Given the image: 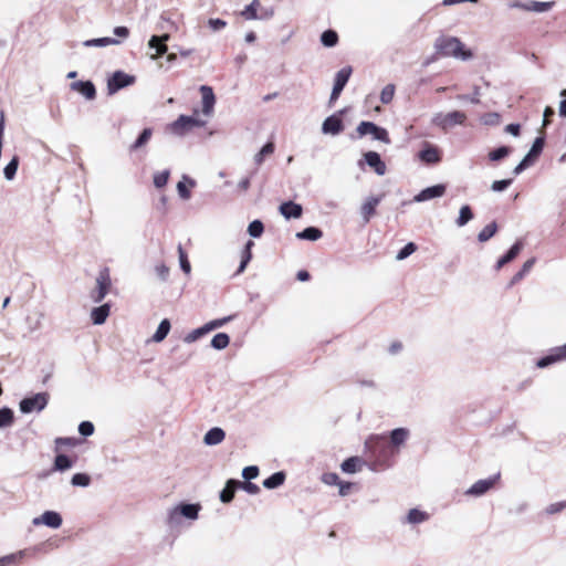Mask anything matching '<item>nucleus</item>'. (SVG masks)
<instances>
[{
	"label": "nucleus",
	"mask_w": 566,
	"mask_h": 566,
	"mask_svg": "<svg viewBox=\"0 0 566 566\" xmlns=\"http://www.w3.org/2000/svg\"><path fill=\"white\" fill-rule=\"evenodd\" d=\"M201 505L198 503H180L167 511L166 524L169 528H178L184 520L193 522L198 520Z\"/></svg>",
	"instance_id": "nucleus-1"
},
{
	"label": "nucleus",
	"mask_w": 566,
	"mask_h": 566,
	"mask_svg": "<svg viewBox=\"0 0 566 566\" xmlns=\"http://www.w3.org/2000/svg\"><path fill=\"white\" fill-rule=\"evenodd\" d=\"M434 49L437 54L441 56H453L462 61L470 60L472 52L465 50L460 39L455 36L441 35L434 41Z\"/></svg>",
	"instance_id": "nucleus-2"
},
{
	"label": "nucleus",
	"mask_w": 566,
	"mask_h": 566,
	"mask_svg": "<svg viewBox=\"0 0 566 566\" xmlns=\"http://www.w3.org/2000/svg\"><path fill=\"white\" fill-rule=\"evenodd\" d=\"M365 447L380 464L387 462L395 454L385 436H371L366 440Z\"/></svg>",
	"instance_id": "nucleus-3"
},
{
	"label": "nucleus",
	"mask_w": 566,
	"mask_h": 566,
	"mask_svg": "<svg viewBox=\"0 0 566 566\" xmlns=\"http://www.w3.org/2000/svg\"><path fill=\"white\" fill-rule=\"evenodd\" d=\"M206 125L205 120L196 118L195 116L180 115L175 122H172L167 130L176 136H184L193 127H202Z\"/></svg>",
	"instance_id": "nucleus-4"
},
{
	"label": "nucleus",
	"mask_w": 566,
	"mask_h": 566,
	"mask_svg": "<svg viewBox=\"0 0 566 566\" xmlns=\"http://www.w3.org/2000/svg\"><path fill=\"white\" fill-rule=\"evenodd\" d=\"M467 119V116L463 112L453 111L448 114L437 113L432 117V124L441 127L442 129H448L457 125H463Z\"/></svg>",
	"instance_id": "nucleus-5"
},
{
	"label": "nucleus",
	"mask_w": 566,
	"mask_h": 566,
	"mask_svg": "<svg viewBox=\"0 0 566 566\" xmlns=\"http://www.w3.org/2000/svg\"><path fill=\"white\" fill-rule=\"evenodd\" d=\"M359 137L371 135L375 140L390 144L389 134L386 128L376 125L373 122H360L356 128Z\"/></svg>",
	"instance_id": "nucleus-6"
},
{
	"label": "nucleus",
	"mask_w": 566,
	"mask_h": 566,
	"mask_svg": "<svg viewBox=\"0 0 566 566\" xmlns=\"http://www.w3.org/2000/svg\"><path fill=\"white\" fill-rule=\"evenodd\" d=\"M49 402V395L46 392H39L32 397H27L20 401V410L23 413H31L33 411H42Z\"/></svg>",
	"instance_id": "nucleus-7"
},
{
	"label": "nucleus",
	"mask_w": 566,
	"mask_h": 566,
	"mask_svg": "<svg viewBox=\"0 0 566 566\" xmlns=\"http://www.w3.org/2000/svg\"><path fill=\"white\" fill-rule=\"evenodd\" d=\"M135 82L133 75H128L122 71H116L107 81L108 94H115L119 90L132 85Z\"/></svg>",
	"instance_id": "nucleus-8"
},
{
	"label": "nucleus",
	"mask_w": 566,
	"mask_h": 566,
	"mask_svg": "<svg viewBox=\"0 0 566 566\" xmlns=\"http://www.w3.org/2000/svg\"><path fill=\"white\" fill-rule=\"evenodd\" d=\"M564 360H566V344L549 349L547 355L536 361V366L538 368H546Z\"/></svg>",
	"instance_id": "nucleus-9"
},
{
	"label": "nucleus",
	"mask_w": 566,
	"mask_h": 566,
	"mask_svg": "<svg viewBox=\"0 0 566 566\" xmlns=\"http://www.w3.org/2000/svg\"><path fill=\"white\" fill-rule=\"evenodd\" d=\"M352 71L353 70L350 66H345L336 73L335 80H334V86H333L331 97H329V103L335 102L339 97L342 91L346 86V84L352 75Z\"/></svg>",
	"instance_id": "nucleus-10"
},
{
	"label": "nucleus",
	"mask_w": 566,
	"mask_h": 566,
	"mask_svg": "<svg viewBox=\"0 0 566 566\" xmlns=\"http://www.w3.org/2000/svg\"><path fill=\"white\" fill-rule=\"evenodd\" d=\"M544 147V138L537 137L527 155L521 160V163L514 168L513 174L520 175L522 171H524L531 164L532 159L536 158L543 150Z\"/></svg>",
	"instance_id": "nucleus-11"
},
{
	"label": "nucleus",
	"mask_w": 566,
	"mask_h": 566,
	"mask_svg": "<svg viewBox=\"0 0 566 566\" xmlns=\"http://www.w3.org/2000/svg\"><path fill=\"white\" fill-rule=\"evenodd\" d=\"M499 478H500V474H496L489 479H483V480L476 481L465 491V495L473 496V497H480V496L484 495L494 486V484Z\"/></svg>",
	"instance_id": "nucleus-12"
},
{
	"label": "nucleus",
	"mask_w": 566,
	"mask_h": 566,
	"mask_svg": "<svg viewBox=\"0 0 566 566\" xmlns=\"http://www.w3.org/2000/svg\"><path fill=\"white\" fill-rule=\"evenodd\" d=\"M96 290L92 293L95 303H99L108 293L111 279L107 270L102 271L96 279Z\"/></svg>",
	"instance_id": "nucleus-13"
},
{
	"label": "nucleus",
	"mask_w": 566,
	"mask_h": 566,
	"mask_svg": "<svg viewBox=\"0 0 566 566\" xmlns=\"http://www.w3.org/2000/svg\"><path fill=\"white\" fill-rule=\"evenodd\" d=\"M62 516L55 511H45L32 520L34 526L45 525L51 528H59L62 525Z\"/></svg>",
	"instance_id": "nucleus-14"
},
{
	"label": "nucleus",
	"mask_w": 566,
	"mask_h": 566,
	"mask_svg": "<svg viewBox=\"0 0 566 566\" xmlns=\"http://www.w3.org/2000/svg\"><path fill=\"white\" fill-rule=\"evenodd\" d=\"M201 93V102H202V113L207 117H210L213 114L214 104H216V95L213 93L212 87L208 85H201L199 88Z\"/></svg>",
	"instance_id": "nucleus-15"
},
{
	"label": "nucleus",
	"mask_w": 566,
	"mask_h": 566,
	"mask_svg": "<svg viewBox=\"0 0 566 566\" xmlns=\"http://www.w3.org/2000/svg\"><path fill=\"white\" fill-rule=\"evenodd\" d=\"M382 199V196H369L366 198V200L363 202L360 207V216L363 218L364 223H368L371 219V217L376 212L377 206L380 203Z\"/></svg>",
	"instance_id": "nucleus-16"
},
{
	"label": "nucleus",
	"mask_w": 566,
	"mask_h": 566,
	"mask_svg": "<svg viewBox=\"0 0 566 566\" xmlns=\"http://www.w3.org/2000/svg\"><path fill=\"white\" fill-rule=\"evenodd\" d=\"M446 192L444 185H434L421 190L418 195L413 197L415 202H423L434 198H440Z\"/></svg>",
	"instance_id": "nucleus-17"
},
{
	"label": "nucleus",
	"mask_w": 566,
	"mask_h": 566,
	"mask_svg": "<svg viewBox=\"0 0 566 566\" xmlns=\"http://www.w3.org/2000/svg\"><path fill=\"white\" fill-rule=\"evenodd\" d=\"M169 40V34H163L161 36L153 35L148 41V48L150 50H155V53L150 54L151 60L158 59L160 55L165 54L168 50L165 44L166 41Z\"/></svg>",
	"instance_id": "nucleus-18"
},
{
	"label": "nucleus",
	"mask_w": 566,
	"mask_h": 566,
	"mask_svg": "<svg viewBox=\"0 0 566 566\" xmlns=\"http://www.w3.org/2000/svg\"><path fill=\"white\" fill-rule=\"evenodd\" d=\"M430 514L419 509H411L401 518V523L405 525H419L429 521Z\"/></svg>",
	"instance_id": "nucleus-19"
},
{
	"label": "nucleus",
	"mask_w": 566,
	"mask_h": 566,
	"mask_svg": "<svg viewBox=\"0 0 566 566\" xmlns=\"http://www.w3.org/2000/svg\"><path fill=\"white\" fill-rule=\"evenodd\" d=\"M366 164L375 170L378 176L386 174V164L381 160L380 155L376 151H367L364 155Z\"/></svg>",
	"instance_id": "nucleus-20"
},
{
	"label": "nucleus",
	"mask_w": 566,
	"mask_h": 566,
	"mask_svg": "<svg viewBox=\"0 0 566 566\" xmlns=\"http://www.w3.org/2000/svg\"><path fill=\"white\" fill-rule=\"evenodd\" d=\"M71 90L78 92L86 99H94L96 96V90L91 81H77L71 84Z\"/></svg>",
	"instance_id": "nucleus-21"
},
{
	"label": "nucleus",
	"mask_w": 566,
	"mask_h": 566,
	"mask_svg": "<svg viewBox=\"0 0 566 566\" xmlns=\"http://www.w3.org/2000/svg\"><path fill=\"white\" fill-rule=\"evenodd\" d=\"M343 129V122L336 115L328 116L322 125V132L327 135H338Z\"/></svg>",
	"instance_id": "nucleus-22"
},
{
	"label": "nucleus",
	"mask_w": 566,
	"mask_h": 566,
	"mask_svg": "<svg viewBox=\"0 0 566 566\" xmlns=\"http://www.w3.org/2000/svg\"><path fill=\"white\" fill-rule=\"evenodd\" d=\"M279 210L285 219H298L303 212L302 206L293 201L283 202Z\"/></svg>",
	"instance_id": "nucleus-23"
},
{
	"label": "nucleus",
	"mask_w": 566,
	"mask_h": 566,
	"mask_svg": "<svg viewBox=\"0 0 566 566\" xmlns=\"http://www.w3.org/2000/svg\"><path fill=\"white\" fill-rule=\"evenodd\" d=\"M390 441L388 442L391 448H400L409 438V430L406 428H397L390 432Z\"/></svg>",
	"instance_id": "nucleus-24"
},
{
	"label": "nucleus",
	"mask_w": 566,
	"mask_h": 566,
	"mask_svg": "<svg viewBox=\"0 0 566 566\" xmlns=\"http://www.w3.org/2000/svg\"><path fill=\"white\" fill-rule=\"evenodd\" d=\"M226 438V432L219 427L211 428L203 437V442L207 446H217Z\"/></svg>",
	"instance_id": "nucleus-25"
},
{
	"label": "nucleus",
	"mask_w": 566,
	"mask_h": 566,
	"mask_svg": "<svg viewBox=\"0 0 566 566\" xmlns=\"http://www.w3.org/2000/svg\"><path fill=\"white\" fill-rule=\"evenodd\" d=\"M522 248H523V244L521 241H517L516 243H514L511 247V249L502 258L499 259V261L496 263V270H500L502 266H504L505 264L513 261L518 255Z\"/></svg>",
	"instance_id": "nucleus-26"
},
{
	"label": "nucleus",
	"mask_w": 566,
	"mask_h": 566,
	"mask_svg": "<svg viewBox=\"0 0 566 566\" xmlns=\"http://www.w3.org/2000/svg\"><path fill=\"white\" fill-rule=\"evenodd\" d=\"M419 158L427 164H437L441 159L438 148L431 145H427L419 153Z\"/></svg>",
	"instance_id": "nucleus-27"
},
{
	"label": "nucleus",
	"mask_w": 566,
	"mask_h": 566,
	"mask_svg": "<svg viewBox=\"0 0 566 566\" xmlns=\"http://www.w3.org/2000/svg\"><path fill=\"white\" fill-rule=\"evenodd\" d=\"M109 315V305L103 304L98 307H94L91 312V318L95 325H102L106 322Z\"/></svg>",
	"instance_id": "nucleus-28"
},
{
	"label": "nucleus",
	"mask_w": 566,
	"mask_h": 566,
	"mask_svg": "<svg viewBox=\"0 0 566 566\" xmlns=\"http://www.w3.org/2000/svg\"><path fill=\"white\" fill-rule=\"evenodd\" d=\"M237 489H239L237 480H233V479L228 480L226 483V486L220 492V501L222 503H230L233 500Z\"/></svg>",
	"instance_id": "nucleus-29"
},
{
	"label": "nucleus",
	"mask_w": 566,
	"mask_h": 566,
	"mask_svg": "<svg viewBox=\"0 0 566 566\" xmlns=\"http://www.w3.org/2000/svg\"><path fill=\"white\" fill-rule=\"evenodd\" d=\"M363 462L358 457H350L340 464V469L345 473L353 474L360 470Z\"/></svg>",
	"instance_id": "nucleus-30"
},
{
	"label": "nucleus",
	"mask_w": 566,
	"mask_h": 566,
	"mask_svg": "<svg viewBox=\"0 0 566 566\" xmlns=\"http://www.w3.org/2000/svg\"><path fill=\"white\" fill-rule=\"evenodd\" d=\"M186 182L192 188L196 186V181L188 176L184 175L182 180L177 184V191L181 199L188 200L191 197V192L188 189Z\"/></svg>",
	"instance_id": "nucleus-31"
},
{
	"label": "nucleus",
	"mask_w": 566,
	"mask_h": 566,
	"mask_svg": "<svg viewBox=\"0 0 566 566\" xmlns=\"http://www.w3.org/2000/svg\"><path fill=\"white\" fill-rule=\"evenodd\" d=\"M30 551L20 549L15 553L2 556V560L6 566L18 565L22 559L29 557Z\"/></svg>",
	"instance_id": "nucleus-32"
},
{
	"label": "nucleus",
	"mask_w": 566,
	"mask_h": 566,
	"mask_svg": "<svg viewBox=\"0 0 566 566\" xmlns=\"http://www.w3.org/2000/svg\"><path fill=\"white\" fill-rule=\"evenodd\" d=\"M323 237L321 229L315 227L305 228L303 231L296 233V238L300 240L316 241Z\"/></svg>",
	"instance_id": "nucleus-33"
},
{
	"label": "nucleus",
	"mask_w": 566,
	"mask_h": 566,
	"mask_svg": "<svg viewBox=\"0 0 566 566\" xmlns=\"http://www.w3.org/2000/svg\"><path fill=\"white\" fill-rule=\"evenodd\" d=\"M153 136V129L151 128H145L140 133V135L137 137V139L129 146V151H136L144 147L151 138Z\"/></svg>",
	"instance_id": "nucleus-34"
},
{
	"label": "nucleus",
	"mask_w": 566,
	"mask_h": 566,
	"mask_svg": "<svg viewBox=\"0 0 566 566\" xmlns=\"http://www.w3.org/2000/svg\"><path fill=\"white\" fill-rule=\"evenodd\" d=\"M285 481V473L280 471L270 475L268 479L263 481V486L265 489L272 490L281 486Z\"/></svg>",
	"instance_id": "nucleus-35"
},
{
	"label": "nucleus",
	"mask_w": 566,
	"mask_h": 566,
	"mask_svg": "<svg viewBox=\"0 0 566 566\" xmlns=\"http://www.w3.org/2000/svg\"><path fill=\"white\" fill-rule=\"evenodd\" d=\"M170 327H171V325H170L169 319H167V318L163 319L159 323V325L157 327V331L153 335L151 340L155 342V343L163 342L167 337V335H168V333L170 331Z\"/></svg>",
	"instance_id": "nucleus-36"
},
{
	"label": "nucleus",
	"mask_w": 566,
	"mask_h": 566,
	"mask_svg": "<svg viewBox=\"0 0 566 566\" xmlns=\"http://www.w3.org/2000/svg\"><path fill=\"white\" fill-rule=\"evenodd\" d=\"M119 43H120V41L117 39L105 36V38L86 40L83 42V45L87 46V48H91V46L103 48V46H108V45H117Z\"/></svg>",
	"instance_id": "nucleus-37"
},
{
	"label": "nucleus",
	"mask_w": 566,
	"mask_h": 566,
	"mask_svg": "<svg viewBox=\"0 0 566 566\" xmlns=\"http://www.w3.org/2000/svg\"><path fill=\"white\" fill-rule=\"evenodd\" d=\"M554 4H555L554 1H545V2L528 1L526 11L538 12V13L546 12V11L551 10L554 7Z\"/></svg>",
	"instance_id": "nucleus-38"
},
{
	"label": "nucleus",
	"mask_w": 566,
	"mask_h": 566,
	"mask_svg": "<svg viewBox=\"0 0 566 566\" xmlns=\"http://www.w3.org/2000/svg\"><path fill=\"white\" fill-rule=\"evenodd\" d=\"M473 219V212L470 206L464 205L460 208L459 217L455 220L458 227H464L469 221Z\"/></svg>",
	"instance_id": "nucleus-39"
},
{
	"label": "nucleus",
	"mask_w": 566,
	"mask_h": 566,
	"mask_svg": "<svg viewBox=\"0 0 566 566\" xmlns=\"http://www.w3.org/2000/svg\"><path fill=\"white\" fill-rule=\"evenodd\" d=\"M260 7L259 0H253L249 6H247L241 11V17H243L245 20H258V8Z\"/></svg>",
	"instance_id": "nucleus-40"
},
{
	"label": "nucleus",
	"mask_w": 566,
	"mask_h": 566,
	"mask_svg": "<svg viewBox=\"0 0 566 566\" xmlns=\"http://www.w3.org/2000/svg\"><path fill=\"white\" fill-rule=\"evenodd\" d=\"M14 413L10 408L0 409V429L9 428L13 424Z\"/></svg>",
	"instance_id": "nucleus-41"
},
{
	"label": "nucleus",
	"mask_w": 566,
	"mask_h": 566,
	"mask_svg": "<svg viewBox=\"0 0 566 566\" xmlns=\"http://www.w3.org/2000/svg\"><path fill=\"white\" fill-rule=\"evenodd\" d=\"M535 261H536L535 258L527 260L523 264L522 269L516 274H514V276L512 277V280L510 282V286H512V285L516 284L518 281H521L531 271V269L535 264Z\"/></svg>",
	"instance_id": "nucleus-42"
},
{
	"label": "nucleus",
	"mask_w": 566,
	"mask_h": 566,
	"mask_svg": "<svg viewBox=\"0 0 566 566\" xmlns=\"http://www.w3.org/2000/svg\"><path fill=\"white\" fill-rule=\"evenodd\" d=\"M230 337L226 333H218L211 339V346L217 350H222L228 347Z\"/></svg>",
	"instance_id": "nucleus-43"
},
{
	"label": "nucleus",
	"mask_w": 566,
	"mask_h": 566,
	"mask_svg": "<svg viewBox=\"0 0 566 566\" xmlns=\"http://www.w3.org/2000/svg\"><path fill=\"white\" fill-rule=\"evenodd\" d=\"M274 144L272 142L266 143L258 154L254 156V163L260 166L264 161L266 156H270L274 153Z\"/></svg>",
	"instance_id": "nucleus-44"
},
{
	"label": "nucleus",
	"mask_w": 566,
	"mask_h": 566,
	"mask_svg": "<svg viewBox=\"0 0 566 566\" xmlns=\"http://www.w3.org/2000/svg\"><path fill=\"white\" fill-rule=\"evenodd\" d=\"M321 42L326 48H333L338 42V34L334 30H326L321 34Z\"/></svg>",
	"instance_id": "nucleus-45"
},
{
	"label": "nucleus",
	"mask_w": 566,
	"mask_h": 566,
	"mask_svg": "<svg viewBox=\"0 0 566 566\" xmlns=\"http://www.w3.org/2000/svg\"><path fill=\"white\" fill-rule=\"evenodd\" d=\"M253 247V242L252 241H248L245 243V247L242 251V255H241V262H240V265H239V269H238V273H242L248 263L250 262L251 258H252V253H251V249Z\"/></svg>",
	"instance_id": "nucleus-46"
},
{
	"label": "nucleus",
	"mask_w": 566,
	"mask_h": 566,
	"mask_svg": "<svg viewBox=\"0 0 566 566\" xmlns=\"http://www.w3.org/2000/svg\"><path fill=\"white\" fill-rule=\"evenodd\" d=\"M497 231V226L495 222H491L486 224L478 234V240L480 242H486L490 240Z\"/></svg>",
	"instance_id": "nucleus-47"
},
{
	"label": "nucleus",
	"mask_w": 566,
	"mask_h": 566,
	"mask_svg": "<svg viewBox=\"0 0 566 566\" xmlns=\"http://www.w3.org/2000/svg\"><path fill=\"white\" fill-rule=\"evenodd\" d=\"M73 465V462L71 459L65 454H57L54 460V469L57 471H65L71 469Z\"/></svg>",
	"instance_id": "nucleus-48"
},
{
	"label": "nucleus",
	"mask_w": 566,
	"mask_h": 566,
	"mask_svg": "<svg viewBox=\"0 0 566 566\" xmlns=\"http://www.w3.org/2000/svg\"><path fill=\"white\" fill-rule=\"evenodd\" d=\"M19 167V158L14 156L4 167L3 175L7 180H12Z\"/></svg>",
	"instance_id": "nucleus-49"
},
{
	"label": "nucleus",
	"mask_w": 566,
	"mask_h": 566,
	"mask_svg": "<svg viewBox=\"0 0 566 566\" xmlns=\"http://www.w3.org/2000/svg\"><path fill=\"white\" fill-rule=\"evenodd\" d=\"M233 318V316H226V317H222V318H217V319H212L208 323H206L203 326H205V329L208 333L217 329V328H220L222 326H224L228 322H230L231 319Z\"/></svg>",
	"instance_id": "nucleus-50"
},
{
	"label": "nucleus",
	"mask_w": 566,
	"mask_h": 566,
	"mask_svg": "<svg viewBox=\"0 0 566 566\" xmlns=\"http://www.w3.org/2000/svg\"><path fill=\"white\" fill-rule=\"evenodd\" d=\"M511 154V148L507 146H501L489 153V158L492 161H499Z\"/></svg>",
	"instance_id": "nucleus-51"
},
{
	"label": "nucleus",
	"mask_w": 566,
	"mask_h": 566,
	"mask_svg": "<svg viewBox=\"0 0 566 566\" xmlns=\"http://www.w3.org/2000/svg\"><path fill=\"white\" fill-rule=\"evenodd\" d=\"M396 87L394 84H387L380 92V101L382 104H389L395 96Z\"/></svg>",
	"instance_id": "nucleus-52"
},
{
	"label": "nucleus",
	"mask_w": 566,
	"mask_h": 566,
	"mask_svg": "<svg viewBox=\"0 0 566 566\" xmlns=\"http://www.w3.org/2000/svg\"><path fill=\"white\" fill-rule=\"evenodd\" d=\"M169 176H170V171L168 169L163 170V171H157L154 175V186L156 188L165 187L168 182Z\"/></svg>",
	"instance_id": "nucleus-53"
},
{
	"label": "nucleus",
	"mask_w": 566,
	"mask_h": 566,
	"mask_svg": "<svg viewBox=\"0 0 566 566\" xmlns=\"http://www.w3.org/2000/svg\"><path fill=\"white\" fill-rule=\"evenodd\" d=\"M264 231V226L260 220L252 221L248 227V233L252 238H260Z\"/></svg>",
	"instance_id": "nucleus-54"
},
{
	"label": "nucleus",
	"mask_w": 566,
	"mask_h": 566,
	"mask_svg": "<svg viewBox=\"0 0 566 566\" xmlns=\"http://www.w3.org/2000/svg\"><path fill=\"white\" fill-rule=\"evenodd\" d=\"M72 485L86 488L91 483V478L86 473H75L71 480Z\"/></svg>",
	"instance_id": "nucleus-55"
},
{
	"label": "nucleus",
	"mask_w": 566,
	"mask_h": 566,
	"mask_svg": "<svg viewBox=\"0 0 566 566\" xmlns=\"http://www.w3.org/2000/svg\"><path fill=\"white\" fill-rule=\"evenodd\" d=\"M417 250V245L413 242L407 243L396 255V260L402 261L411 255Z\"/></svg>",
	"instance_id": "nucleus-56"
},
{
	"label": "nucleus",
	"mask_w": 566,
	"mask_h": 566,
	"mask_svg": "<svg viewBox=\"0 0 566 566\" xmlns=\"http://www.w3.org/2000/svg\"><path fill=\"white\" fill-rule=\"evenodd\" d=\"M206 334H207V332L205 329V326L202 325L201 327L196 328V329L191 331L190 333H188L185 336L184 340L186 343L190 344V343L196 342L197 339H199L200 337H202Z\"/></svg>",
	"instance_id": "nucleus-57"
},
{
	"label": "nucleus",
	"mask_w": 566,
	"mask_h": 566,
	"mask_svg": "<svg viewBox=\"0 0 566 566\" xmlns=\"http://www.w3.org/2000/svg\"><path fill=\"white\" fill-rule=\"evenodd\" d=\"M566 509V501L555 502L545 507L547 515L558 514Z\"/></svg>",
	"instance_id": "nucleus-58"
},
{
	"label": "nucleus",
	"mask_w": 566,
	"mask_h": 566,
	"mask_svg": "<svg viewBox=\"0 0 566 566\" xmlns=\"http://www.w3.org/2000/svg\"><path fill=\"white\" fill-rule=\"evenodd\" d=\"M237 483H238V488L243 489L249 494L255 495L260 492L259 485H256L255 483H252L251 481L241 482V481L237 480Z\"/></svg>",
	"instance_id": "nucleus-59"
},
{
	"label": "nucleus",
	"mask_w": 566,
	"mask_h": 566,
	"mask_svg": "<svg viewBox=\"0 0 566 566\" xmlns=\"http://www.w3.org/2000/svg\"><path fill=\"white\" fill-rule=\"evenodd\" d=\"M178 254H179V262H180L181 270L186 274H189L190 271H191V266H190V263H189V261L187 259V254L185 253V251H184L181 245L178 247Z\"/></svg>",
	"instance_id": "nucleus-60"
},
{
	"label": "nucleus",
	"mask_w": 566,
	"mask_h": 566,
	"mask_svg": "<svg viewBox=\"0 0 566 566\" xmlns=\"http://www.w3.org/2000/svg\"><path fill=\"white\" fill-rule=\"evenodd\" d=\"M511 184L512 179L495 180L491 185V190L494 192H501L506 190Z\"/></svg>",
	"instance_id": "nucleus-61"
},
{
	"label": "nucleus",
	"mask_w": 566,
	"mask_h": 566,
	"mask_svg": "<svg viewBox=\"0 0 566 566\" xmlns=\"http://www.w3.org/2000/svg\"><path fill=\"white\" fill-rule=\"evenodd\" d=\"M258 475H259V468L256 465L245 467L242 470V478L245 481H251V480L255 479Z\"/></svg>",
	"instance_id": "nucleus-62"
},
{
	"label": "nucleus",
	"mask_w": 566,
	"mask_h": 566,
	"mask_svg": "<svg viewBox=\"0 0 566 566\" xmlns=\"http://www.w3.org/2000/svg\"><path fill=\"white\" fill-rule=\"evenodd\" d=\"M78 432L83 437H90L94 433V424L91 421H82L78 424Z\"/></svg>",
	"instance_id": "nucleus-63"
},
{
	"label": "nucleus",
	"mask_w": 566,
	"mask_h": 566,
	"mask_svg": "<svg viewBox=\"0 0 566 566\" xmlns=\"http://www.w3.org/2000/svg\"><path fill=\"white\" fill-rule=\"evenodd\" d=\"M208 27L212 31L217 32V31L224 29L227 27V22L219 18H211L208 20Z\"/></svg>",
	"instance_id": "nucleus-64"
}]
</instances>
